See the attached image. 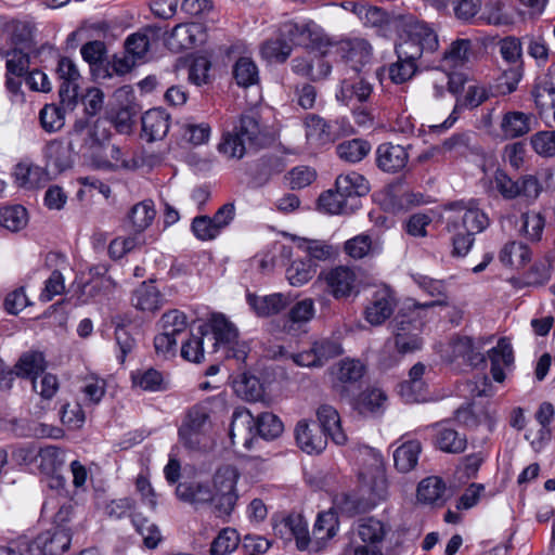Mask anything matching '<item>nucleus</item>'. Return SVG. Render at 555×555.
<instances>
[{
    "instance_id": "obj_1",
    "label": "nucleus",
    "mask_w": 555,
    "mask_h": 555,
    "mask_svg": "<svg viewBox=\"0 0 555 555\" xmlns=\"http://www.w3.org/2000/svg\"><path fill=\"white\" fill-rule=\"evenodd\" d=\"M399 41L396 53L400 57L422 59L433 55L438 47L437 33L426 23L413 17H402L395 22Z\"/></svg>"
},
{
    "instance_id": "obj_2",
    "label": "nucleus",
    "mask_w": 555,
    "mask_h": 555,
    "mask_svg": "<svg viewBox=\"0 0 555 555\" xmlns=\"http://www.w3.org/2000/svg\"><path fill=\"white\" fill-rule=\"evenodd\" d=\"M29 35L26 25L17 24L12 34V43L8 48H1V54L5 59L7 89L21 100V86L23 77L29 72V53L33 50Z\"/></svg>"
},
{
    "instance_id": "obj_3",
    "label": "nucleus",
    "mask_w": 555,
    "mask_h": 555,
    "mask_svg": "<svg viewBox=\"0 0 555 555\" xmlns=\"http://www.w3.org/2000/svg\"><path fill=\"white\" fill-rule=\"evenodd\" d=\"M423 313L420 307L412 306L401 310L390 326L395 338V347L400 354L414 352L423 346Z\"/></svg>"
},
{
    "instance_id": "obj_4",
    "label": "nucleus",
    "mask_w": 555,
    "mask_h": 555,
    "mask_svg": "<svg viewBox=\"0 0 555 555\" xmlns=\"http://www.w3.org/2000/svg\"><path fill=\"white\" fill-rule=\"evenodd\" d=\"M261 133L255 114H243L232 131L222 135L218 145L219 152L230 159H241L246 154V143H254Z\"/></svg>"
},
{
    "instance_id": "obj_5",
    "label": "nucleus",
    "mask_w": 555,
    "mask_h": 555,
    "mask_svg": "<svg viewBox=\"0 0 555 555\" xmlns=\"http://www.w3.org/2000/svg\"><path fill=\"white\" fill-rule=\"evenodd\" d=\"M221 402L211 398L190 408L179 427L180 441L190 449H196L202 443L211 427L210 412L214 403Z\"/></svg>"
},
{
    "instance_id": "obj_6",
    "label": "nucleus",
    "mask_w": 555,
    "mask_h": 555,
    "mask_svg": "<svg viewBox=\"0 0 555 555\" xmlns=\"http://www.w3.org/2000/svg\"><path fill=\"white\" fill-rule=\"evenodd\" d=\"M448 230H463L474 235L483 232L490 225L488 215L476 199L457 201L447 206Z\"/></svg>"
},
{
    "instance_id": "obj_7",
    "label": "nucleus",
    "mask_w": 555,
    "mask_h": 555,
    "mask_svg": "<svg viewBox=\"0 0 555 555\" xmlns=\"http://www.w3.org/2000/svg\"><path fill=\"white\" fill-rule=\"evenodd\" d=\"M238 473L235 467L225 465L217 469L212 478V493L215 495V516L228 519L236 505L238 495L236 483Z\"/></svg>"
},
{
    "instance_id": "obj_8",
    "label": "nucleus",
    "mask_w": 555,
    "mask_h": 555,
    "mask_svg": "<svg viewBox=\"0 0 555 555\" xmlns=\"http://www.w3.org/2000/svg\"><path fill=\"white\" fill-rule=\"evenodd\" d=\"M281 36L294 46H300L320 51L326 54V48L332 46L323 29L312 21L294 22L288 21L281 25Z\"/></svg>"
},
{
    "instance_id": "obj_9",
    "label": "nucleus",
    "mask_w": 555,
    "mask_h": 555,
    "mask_svg": "<svg viewBox=\"0 0 555 555\" xmlns=\"http://www.w3.org/2000/svg\"><path fill=\"white\" fill-rule=\"evenodd\" d=\"M207 326L212 333V351H217L219 347L225 349V357L234 358L237 361H245L247 351L245 345L237 341L238 331L236 326L221 313H214Z\"/></svg>"
},
{
    "instance_id": "obj_10",
    "label": "nucleus",
    "mask_w": 555,
    "mask_h": 555,
    "mask_svg": "<svg viewBox=\"0 0 555 555\" xmlns=\"http://www.w3.org/2000/svg\"><path fill=\"white\" fill-rule=\"evenodd\" d=\"M159 28L150 26L130 35L125 42L128 55L124 61L116 63L117 70H127L131 68L137 61L144 60L153 42L157 41L159 38Z\"/></svg>"
},
{
    "instance_id": "obj_11",
    "label": "nucleus",
    "mask_w": 555,
    "mask_h": 555,
    "mask_svg": "<svg viewBox=\"0 0 555 555\" xmlns=\"http://www.w3.org/2000/svg\"><path fill=\"white\" fill-rule=\"evenodd\" d=\"M397 306L392 289L386 285L376 287L364 308V319L373 326L382 325L388 320Z\"/></svg>"
},
{
    "instance_id": "obj_12",
    "label": "nucleus",
    "mask_w": 555,
    "mask_h": 555,
    "mask_svg": "<svg viewBox=\"0 0 555 555\" xmlns=\"http://www.w3.org/2000/svg\"><path fill=\"white\" fill-rule=\"evenodd\" d=\"M388 533L386 525L374 517L360 518L350 531V540L366 547L382 550L380 544Z\"/></svg>"
},
{
    "instance_id": "obj_13",
    "label": "nucleus",
    "mask_w": 555,
    "mask_h": 555,
    "mask_svg": "<svg viewBox=\"0 0 555 555\" xmlns=\"http://www.w3.org/2000/svg\"><path fill=\"white\" fill-rule=\"evenodd\" d=\"M70 541L69 528L54 527L38 534L30 550L35 555H61L68 550Z\"/></svg>"
},
{
    "instance_id": "obj_14",
    "label": "nucleus",
    "mask_w": 555,
    "mask_h": 555,
    "mask_svg": "<svg viewBox=\"0 0 555 555\" xmlns=\"http://www.w3.org/2000/svg\"><path fill=\"white\" fill-rule=\"evenodd\" d=\"M336 52L354 72H360L371 62L373 48L363 38H347L336 44Z\"/></svg>"
},
{
    "instance_id": "obj_15",
    "label": "nucleus",
    "mask_w": 555,
    "mask_h": 555,
    "mask_svg": "<svg viewBox=\"0 0 555 555\" xmlns=\"http://www.w3.org/2000/svg\"><path fill=\"white\" fill-rule=\"evenodd\" d=\"M377 167L387 173L401 172L409 163V153L405 146L391 142L382 143L375 151Z\"/></svg>"
},
{
    "instance_id": "obj_16",
    "label": "nucleus",
    "mask_w": 555,
    "mask_h": 555,
    "mask_svg": "<svg viewBox=\"0 0 555 555\" xmlns=\"http://www.w3.org/2000/svg\"><path fill=\"white\" fill-rule=\"evenodd\" d=\"M229 436L233 444L251 448L256 438V418L248 410L238 408L233 412Z\"/></svg>"
},
{
    "instance_id": "obj_17",
    "label": "nucleus",
    "mask_w": 555,
    "mask_h": 555,
    "mask_svg": "<svg viewBox=\"0 0 555 555\" xmlns=\"http://www.w3.org/2000/svg\"><path fill=\"white\" fill-rule=\"evenodd\" d=\"M475 56L469 39L457 38L441 53L439 67L444 70H455L464 67Z\"/></svg>"
},
{
    "instance_id": "obj_18",
    "label": "nucleus",
    "mask_w": 555,
    "mask_h": 555,
    "mask_svg": "<svg viewBox=\"0 0 555 555\" xmlns=\"http://www.w3.org/2000/svg\"><path fill=\"white\" fill-rule=\"evenodd\" d=\"M55 72L59 79L62 80L59 91L62 103L70 104L78 95L79 69L72 59L62 56L57 61Z\"/></svg>"
},
{
    "instance_id": "obj_19",
    "label": "nucleus",
    "mask_w": 555,
    "mask_h": 555,
    "mask_svg": "<svg viewBox=\"0 0 555 555\" xmlns=\"http://www.w3.org/2000/svg\"><path fill=\"white\" fill-rule=\"evenodd\" d=\"M205 34L201 24L185 23L177 25L167 39V46L170 50L179 52L192 49L203 42Z\"/></svg>"
},
{
    "instance_id": "obj_20",
    "label": "nucleus",
    "mask_w": 555,
    "mask_h": 555,
    "mask_svg": "<svg viewBox=\"0 0 555 555\" xmlns=\"http://www.w3.org/2000/svg\"><path fill=\"white\" fill-rule=\"evenodd\" d=\"M452 360H462L470 366H478L485 363L486 359L482 353L483 344L480 339L474 340L470 337H456L450 343Z\"/></svg>"
},
{
    "instance_id": "obj_21",
    "label": "nucleus",
    "mask_w": 555,
    "mask_h": 555,
    "mask_svg": "<svg viewBox=\"0 0 555 555\" xmlns=\"http://www.w3.org/2000/svg\"><path fill=\"white\" fill-rule=\"evenodd\" d=\"M317 418L322 428V434L330 437L337 446L346 444L348 438L341 427V420L338 411L331 404H321L317 409Z\"/></svg>"
},
{
    "instance_id": "obj_22",
    "label": "nucleus",
    "mask_w": 555,
    "mask_h": 555,
    "mask_svg": "<svg viewBox=\"0 0 555 555\" xmlns=\"http://www.w3.org/2000/svg\"><path fill=\"white\" fill-rule=\"evenodd\" d=\"M142 137L147 142L162 140L170 128V115L162 108H153L145 112L141 118Z\"/></svg>"
},
{
    "instance_id": "obj_23",
    "label": "nucleus",
    "mask_w": 555,
    "mask_h": 555,
    "mask_svg": "<svg viewBox=\"0 0 555 555\" xmlns=\"http://www.w3.org/2000/svg\"><path fill=\"white\" fill-rule=\"evenodd\" d=\"M339 528L338 517L332 509L320 513L312 530V552L322 551Z\"/></svg>"
},
{
    "instance_id": "obj_24",
    "label": "nucleus",
    "mask_w": 555,
    "mask_h": 555,
    "mask_svg": "<svg viewBox=\"0 0 555 555\" xmlns=\"http://www.w3.org/2000/svg\"><path fill=\"white\" fill-rule=\"evenodd\" d=\"M433 428L435 430L434 443L440 451L459 454L466 450V437L450 427L448 422L437 423Z\"/></svg>"
},
{
    "instance_id": "obj_25",
    "label": "nucleus",
    "mask_w": 555,
    "mask_h": 555,
    "mask_svg": "<svg viewBox=\"0 0 555 555\" xmlns=\"http://www.w3.org/2000/svg\"><path fill=\"white\" fill-rule=\"evenodd\" d=\"M295 438L298 447L308 454L321 453L327 444L325 435L307 420H301L297 423Z\"/></svg>"
},
{
    "instance_id": "obj_26",
    "label": "nucleus",
    "mask_w": 555,
    "mask_h": 555,
    "mask_svg": "<svg viewBox=\"0 0 555 555\" xmlns=\"http://www.w3.org/2000/svg\"><path fill=\"white\" fill-rule=\"evenodd\" d=\"M388 397L378 387H367L354 401V409L363 416H377L385 412Z\"/></svg>"
},
{
    "instance_id": "obj_27",
    "label": "nucleus",
    "mask_w": 555,
    "mask_h": 555,
    "mask_svg": "<svg viewBox=\"0 0 555 555\" xmlns=\"http://www.w3.org/2000/svg\"><path fill=\"white\" fill-rule=\"evenodd\" d=\"M176 494L179 500L196 507L210 503L215 514V495L207 485L196 481L180 482L176 488Z\"/></svg>"
},
{
    "instance_id": "obj_28",
    "label": "nucleus",
    "mask_w": 555,
    "mask_h": 555,
    "mask_svg": "<svg viewBox=\"0 0 555 555\" xmlns=\"http://www.w3.org/2000/svg\"><path fill=\"white\" fill-rule=\"evenodd\" d=\"M491 362V375L498 383L505 380L504 370H508L514 363L513 348L506 338H501L496 346L488 351Z\"/></svg>"
},
{
    "instance_id": "obj_29",
    "label": "nucleus",
    "mask_w": 555,
    "mask_h": 555,
    "mask_svg": "<svg viewBox=\"0 0 555 555\" xmlns=\"http://www.w3.org/2000/svg\"><path fill=\"white\" fill-rule=\"evenodd\" d=\"M331 294L339 299L350 296L354 288L357 275L347 267H337L324 275Z\"/></svg>"
},
{
    "instance_id": "obj_30",
    "label": "nucleus",
    "mask_w": 555,
    "mask_h": 555,
    "mask_svg": "<svg viewBox=\"0 0 555 555\" xmlns=\"http://www.w3.org/2000/svg\"><path fill=\"white\" fill-rule=\"evenodd\" d=\"M455 420L467 428L474 429L480 425H486L490 430L494 428L495 415L486 406L467 404L455 411Z\"/></svg>"
},
{
    "instance_id": "obj_31",
    "label": "nucleus",
    "mask_w": 555,
    "mask_h": 555,
    "mask_svg": "<svg viewBox=\"0 0 555 555\" xmlns=\"http://www.w3.org/2000/svg\"><path fill=\"white\" fill-rule=\"evenodd\" d=\"M335 185L344 196L354 201L357 209L360 207V197L366 195L370 191L367 180L356 171L338 176Z\"/></svg>"
},
{
    "instance_id": "obj_32",
    "label": "nucleus",
    "mask_w": 555,
    "mask_h": 555,
    "mask_svg": "<svg viewBox=\"0 0 555 555\" xmlns=\"http://www.w3.org/2000/svg\"><path fill=\"white\" fill-rule=\"evenodd\" d=\"M246 299L253 311L261 318L278 314L289 304L288 298L281 293L267 296L248 293Z\"/></svg>"
},
{
    "instance_id": "obj_33",
    "label": "nucleus",
    "mask_w": 555,
    "mask_h": 555,
    "mask_svg": "<svg viewBox=\"0 0 555 555\" xmlns=\"http://www.w3.org/2000/svg\"><path fill=\"white\" fill-rule=\"evenodd\" d=\"M364 373L365 366L362 362L354 359H344L332 369L333 385L336 388L353 385L364 376Z\"/></svg>"
},
{
    "instance_id": "obj_34",
    "label": "nucleus",
    "mask_w": 555,
    "mask_h": 555,
    "mask_svg": "<svg viewBox=\"0 0 555 555\" xmlns=\"http://www.w3.org/2000/svg\"><path fill=\"white\" fill-rule=\"evenodd\" d=\"M500 129L505 139H515L531 130V115L519 111H511L502 116Z\"/></svg>"
},
{
    "instance_id": "obj_35",
    "label": "nucleus",
    "mask_w": 555,
    "mask_h": 555,
    "mask_svg": "<svg viewBox=\"0 0 555 555\" xmlns=\"http://www.w3.org/2000/svg\"><path fill=\"white\" fill-rule=\"evenodd\" d=\"M321 211L330 215H348L357 210L354 201L348 199L339 190H328L322 193L318 201Z\"/></svg>"
},
{
    "instance_id": "obj_36",
    "label": "nucleus",
    "mask_w": 555,
    "mask_h": 555,
    "mask_svg": "<svg viewBox=\"0 0 555 555\" xmlns=\"http://www.w3.org/2000/svg\"><path fill=\"white\" fill-rule=\"evenodd\" d=\"M495 66L498 72L495 77L496 92L506 95L516 91L524 76V65L495 64Z\"/></svg>"
},
{
    "instance_id": "obj_37",
    "label": "nucleus",
    "mask_w": 555,
    "mask_h": 555,
    "mask_svg": "<svg viewBox=\"0 0 555 555\" xmlns=\"http://www.w3.org/2000/svg\"><path fill=\"white\" fill-rule=\"evenodd\" d=\"M72 150L70 143L64 144L60 141H51L44 147L47 166L52 167L57 172L66 170L73 164Z\"/></svg>"
},
{
    "instance_id": "obj_38",
    "label": "nucleus",
    "mask_w": 555,
    "mask_h": 555,
    "mask_svg": "<svg viewBox=\"0 0 555 555\" xmlns=\"http://www.w3.org/2000/svg\"><path fill=\"white\" fill-rule=\"evenodd\" d=\"M293 70L312 80L324 79L331 73V65L323 59L318 57L315 61L309 56L296 57L293 60Z\"/></svg>"
},
{
    "instance_id": "obj_39",
    "label": "nucleus",
    "mask_w": 555,
    "mask_h": 555,
    "mask_svg": "<svg viewBox=\"0 0 555 555\" xmlns=\"http://www.w3.org/2000/svg\"><path fill=\"white\" fill-rule=\"evenodd\" d=\"M499 259L504 266L519 269L531 260V250L521 242L511 241L500 250Z\"/></svg>"
},
{
    "instance_id": "obj_40",
    "label": "nucleus",
    "mask_w": 555,
    "mask_h": 555,
    "mask_svg": "<svg viewBox=\"0 0 555 555\" xmlns=\"http://www.w3.org/2000/svg\"><path fill=\"white\" fill-rule=\"evenodd\" d=\"M305 127L306 139L310 145L322 146L333 141L331 126L320 116H307Z\"/></svg>"
},
{
    "instance_id": "obj_41",
    "label": "nucleus",
    "mask_w": 555,
    "mask_h": 555,
    "mask_svg": "<svg viewBox=\"0 0 555 555\" xmlns=\"http://www.w3.org/2000/svg\"><path fill=\"white\" fill-rule=\"evenodd\" d=\"M361 460L364 463V470L360 473L363 480L369 478L378 479L382 483H385L384 477V457L382 453L371 447H363L359 450Z\"/></svg>"
},
{
    "instance_id": "obj_42",
    "label": "nucleus",
    "mask_w": 555,
    "mask_h": 555,
    "mask_svg": "<svg viewBox=\"0 0 555 555\" xmlns=\"http://www.w3.org/2000/svg\"><path fill=\"white\" fill-rule=\"evenodd\" d=\"M314 302L311 298H305L296 302L288 311L287 319L284 321L283 331L292 333L297 331L296 325L306 324L314 317Z\"/></svg>"
},
{
    "instance_id": "obj_43",
    "label": "nucleus",
    "mask_w": 555,
    "mask_h": 555,
    "mask_svg": "<svg viewBox=\"0 0 555 555\" xmlns=\"http://www.w3.org/2000/svg\"><path fill=\"white\" fill-rule=\"evenodd\" d=\"M421 443L416 440L408 441L396 449L393 452V462L400 473H409L418 462L421 453Z\"/></svg>"
},
{
    "instance_id": "obj_44",
    "label": "nucleus",
    "mask_w": 555,
    "mask_h": 555,
    "mask_svg": "<svg viewBox=\"0 0 555 555\" xmlns=\"http://www.w3.org/2000/svg\"><path fill=\"white\" fill-rule=\"evenodd\" d=\"M15 375L24 378H37L46 370V362L41 352L31 351L24 353L16 362Z\"/></svg>"
},
{
    "instance_id": "obj_45",
    "label": "nucleus",
    "mask_w": 555,
    "mask_h": 555,
    "mask_svg": "<svg viewBox=\"0 0 555 555\" xmlns=\"http://www.w3.org/2000/svg\"><path fill=\"white\" fill-rule=\"evenodd\" d=\"M132 306L142 311H155L162 306V297L153 284L142 283L132 294Z\"/></svg>"
},
{
    "instance_id": "obj_46",
    "label": "nucleus",
    "mask_w": 555,
    "mask_h": 555,
    "mask_svg": "<svg viewBox=\"0 0 555 555\" xmlns=\"http://www.w3.org/2000/svg\"><path fill=\"white\" fill-rule=\"evenodd\" d=\"M282 527H288L289 535L295 538L299 550L312 551V535H309L308 524L301 515L293 514L283 518Z\"/></svg>"
},
{
    "instance_id": "obj_47",
    "label": "nucleus",
    "mask_w": 555,
    "mask_h": 555,
    "mask_svg": "<svg viewBox=\"0 0 555 555\" xmlns=\"http://www.w3.org/2000/svg\"><path fill=\"white\" fill-rule=\"evenodd\" d=\"M500 59L495 64L524 65L522 44L519 38L507 36L498 42Z\"/></svg>"
},
{
    "instance_id": "obj_48",
    "label": "nucleus",
    "mask_w": 555,
    "mask_h": 555,
    "mask_svg": "<svg viewBox=\"0 0 555 555\" xmlns=\"http://www.w3.org/2000/svg\"><path fill=\"white\" fill-rule=\"evenodd\" d=\"M131 380L133 387L144 391H162L166 388L163 374L153 367L133 371Z\"/></svg>"
},
{
    "instance_id": "obj_49",
    "label": "nucleus",
    "mask_w": 555,
    "mask_h": 555,
    "mask_svg": "<svg viewBox=\"0 0 555 555\" xmlns=\"http://www.w3.org/2000/svg\"><path fill=\"white\" fill-rule=\"evenodd\" d=\"M373 91L371 83L360 79L358 81L344 80L337 99L346 104H350L353 101L365 102L370 98Z\"/></svg>"
},
{
    "instance_id": "obj_50",
    "label": "nucleus",
    "mask_w": 555,
    "mask_h": 555,
    "mask_svg": "<svg viewBox=\"0 0 555 555\" xmlns=\"http://www.w3.org/2000/svg\"><path fill=\"white\" fill-rule=\"evenodd\" d=\"M156 216L154 203L150 199L135 204L128 215V219L137 233L147 229Z\"/></svg>"
},
{
    "instance_id": "obj_51",
    "label": "nucleus",
    "mask_w": 555,
    "mask_h": 555,
    "mask_svg": "<svg viewBox=\"0 0 555 555\" xmlns=\"http://www.w3.org/2000/svg\"><path fill=\"white\" fill-rule=\"evenodd\" d=\"M346 254L353 259L373 257L380 251V247L373 243L371 236L366 234L357 235L345 243Z\"/></svg>"
},
{
    "instance_id": "obj_52",
    "label": "nucleus",
    "mask_w": 555,
    "mask_h": 555,
    "mask_svg": "<svg viewBox=\"0 0 555 555\" xmlns=\"http://www.w3.org/2000/svg\"><path fill=\"white\" fill-rule=\"evenodd\" d=\"M531 95L540 112L547 108L555 109V87L550 78H539L532 88Z\"/></svg>"
},
{
    "instance_id": "obj_53",
    "label": "nucleus",
    "mask_w": 555,
    "mask_h": 555,
    "mask_svg": "<svg viewBox=\"0 0 555 555\" xmlns=\"http://www.w3.org/2000/svg\"><path fill=\"white\" fill-rule=\"evenodd\" d=\"M337 155L345 162L354 164L361 162L371 151V144L362 139H352L339 143Z\"/></svg>"
},
{
    "instance_id": "obj_54",
    "label": "nucleus",
    "mask_w": 555,
    "mask_h": 555,
    "mask_svg": "<svg viewBox=\"0 0 555 555\" xmlns=\"http://www.w3.org/2000/svg\"><path fill=\"white\" fill-rule=\"evenodd\" d=\"M424 373L425 365L423 363H416L409 372V379L400 385V395L406 402L423 400L421 393H416V391H420L423 387L422 377Z\"/></svg>"
},
{
    "instance_id": "obj_55",
    "label": "nucleus",
    "mask_w": 555,
    "mask_h": 555,
    "mask_svg": "<svg viewBox=\"0 0 555 555\" xmlns=\"http://www.w3.org/2000/svg\"><path fill=\"white\" fill-rule=\"evenodd\" d=\"M417 284L421 288L427 292L430 296L437 297V299L425 302V304H413V306L420 307V311L433 308L436 306H447L448 298L444 293V285L441 281L434 280L427 276H420L416 279Z\"/></svg>"
},
{
    "instance_id": "obj_56",
    "label": "nucleus",
    "mask_w": 555,
    "mask_h": 555,
    "mask_svg": "<svg viewBox=\"0 0 555 555\" xmlns=\"http://www.w3.org/2000/svg\"><path fill=\"white\" fill-rule=\"evenodd\" d=\"M446 490L441 478L433 476L423 479L417 488V500L425 504H436L442 501Z\"/></svg>"
},
{
    "instance_id": "obj_57",
    "label": "nucleus",
    "mask_w": 555,
    "mask_h": 555,
    "mask_svg": "<svg viewBox=\"0 0 555 555\" xmlns=\"http://www.w3.org/2000/svg\"><path fill=\"white\" fill-rule=\"evenodd\" d=\"M210 132V126L206 122L196 124L193 120H184L180 124L181 138L193 145L208 142Z\"/></svg>"
},
{
    "instance_id": "obj_58",
    "label": "nucleus",
    "mask_w": 555,
    "mask_h": 555,
    "mask_svg": "<svg viewBox=\"0 0 555 555\" xmlns=\"http://www.w3.org/2000/svg\"><path fill=\"white\" fill-rule=\"evenodd\" d=\"M293 242L298 249L306 253L311 259L324 261L330 259L333 255L332 246L323 241L293 236Z\"/></svg>"
},
{
    "instance_id": "obj_59",
    "label": "nucleus",
    "mask_w": 555,
    "mask_h": 555,
    "mask_svg": "<svg viewBox=\"0 0 555 555\" xmlns=\"http://www.w3.org/2000/svg\"><path fill=\"white\" fill-rule=\"evenodd\" d=\"M315 274V266L311 260H294L286 269V279L293 286H302Z\"/></svg>"
},
{
    "instance_id": "obj_60",
    "label": "nucleus",
    "mask_w": 555,
    "mask_h": 555,
    "mask_svg": "<svg viewBox=\"0 0 555 555\" xmlns=\"http://www.w3.org/2000/svg\"><path fill=\"white\" fill-rule=\"evenodd\" d=\"M240 544V535L233 528H224L214 539L210 546L211 555H229L234 552Z\"/></svg>"
},
{
    "instance_id": "obj_61",
    "label": "nucleus",
    "mask_w": 555,
    "mask_h": 555,
    "mask_svg": "<svg viewBox=\"0 0 555 555\" xmlns=\"http://www.w3.org/2000/svg\"><path fill=\"white\" fill-rule=\"evenodd\" d=\"M159 327L162 331L181 338L186 334L188 319L186 315L179 310H170L164 313L159 320Z\"/></svg>"
},
{
    "instance_id": "obj_62",
    "label": "nucleus",
    "mask_w": 555,
    "mask_h": 555,
    "mask_svg": "<svg viewBox=\"0 0 555 555\" xmlns=\"http://www.w3.org/2000/svg\"><path fill=\"white\" fill-rule=\"evenodd\" d=\"M233 76L241 87L255 85L258 79V67L249 57H240L233 66Z\"/></svg>"
},
{
    "instance_id": "obj_63",
    "label": "nucleus",
    "mask_w": 555,
    "mask_h": 555,
    "mask_svg": "<svg viewBox=\"0 0 555 555\" xmlns=\"http://www.w3.org/2000/svg\"><path fill=\"white\" fill-rule=\"evenodd\" d=\"M545 227L544 217L537 211H528L521 215L520 233L531 242H539Z\"/></svg>"
},
{
    "instance_id": "obj_64",
    "label": "nucleus",
    "mask_w": 555,
    "mask_h": 555,
    "mask_svg": "<svg viewBox=\"0 0 555 555\" xmlns=\"http://www.w3.org/2000/svg\"><path fill=\"white\" fill-rule=\"evenodd\" d=\"M283 433L281 420L269 412L260 414L256 418V437L259 436L266 440L279 437Z\"/></svg>"
}]
</instances>
